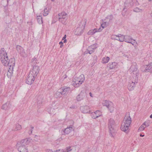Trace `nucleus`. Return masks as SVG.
I'll use <instances>...</instances> for the list:
<instances>
[{
	"label": "nucleus",
	"instance_id": "f257e3e1",
	"mask_svg": "<svg viewBox=\"0 0 152 152\" xmlns=\"http://www.w3.org/2000/svg\"><path fill=\"white\" fill-rule=\"evenodd\" d=\"M30 141L27 139L22 140L17 142L16 147L20 152H28L26 146L29 143Z\"/></svg>",
	"mask_w": 152,
	"mask_h": 152
},
{
	"label": "nucleus",
	"instance_id": "f03ea898",
	"mask_svg": "<svg viewBox=\"0 0 152 152\" xmlns=\"http://www.w3.org/2000/svg\"><path fill=\"white\" fill-rule=\"evenodd\" d=\"M131 122V119L130 116H126L121 124V130L124 132L126 131L128 129Z\"/></svg>",
	"mask_w": 152,
	"mask_h": 152
},
{
	"label": "nucleus",
	"instance_id": "7ed1b4c3",
	"mask_svg": "<svg viewBox=\"0 0 152 152\" xmlns=\"http://www.w3.org/2000/svg\"><path fill=\"white\" fill-rule=\"evenodd\" d=\"M85 80L84 76L81 74L78 77H75L72 82V85L75 87H77L80 86Z\"/></svg>",
	"mask_w": 152,
	"mask_h": 152
},
{
	"label": "nucleus",
	"instance_id": "20e7f679",
	"mask_svg": "<svg viewBox=\"0 0 152 152\" xmlns=\"http://www.w3.org/2000/svg\"><path fill=\"white\" fill-rule=\"evenodd\" d=\"M129 71L131 74H133V77L134 78L138 76L139 73L137 67V64L135 62H133L132 64L131 67L129 69Z\"/></svg>",
	"mask_w": 152,
	"mask_h": 152
},
{
	"label": "nucleus",
	"instance_id": "39448f33",
	"mask_svg": "<svg viewBox=\"0 0 152 152\" xmlns=\"http://www.w3.org/2000/svg\"><path fill=\"white\" fill-rule=\"evenodd\" d=\"M108 125L110 133L111 134L112 136H113L114 133L115 132L116 130L115 129V123L112 118H110L109 120Z\"/></svg>",
	"mask_w": 152,
	"mask_h": 152
},
{
	"label": "nucleus",
	"instance_id": "423d86ee",
	"mask_svg": "<svg viewBox=\"0 0 152 152\" xmlns=\"http://www.w3.org/2000/svg\"><path fill=\"white\" fill-rule=\"evenodd\" d=\"M102 104L104 106L107 107L111 113L114 110L113 104L111 102L107 100H104L103 101Z\"/></svg>",
	"mask_w": 152,
	"mask_h": 152
},
{
	"label": "nucleus",
	"instance_id": "0eeeda50",
	"mask_svg": "<svg viewBox=\"0 0 152 152\" xmlns=\"http://www.w3.org/2000/svg\"><path fill=\"white\" fill-rule=\"evenodd\" d=\"M1 61L2 64L4 66H7L9 64L8 62L9 60L7 56V53L5 52L4 54L1 55Z\"/></svg>",
	"mask_w": 152,
	"mask_h": 152
},
{
	"label": "nucleus",
	"instance_id": "6e6552de",
	"mask_svg": "<svg viewBox=\"0 0 152 152\" xmlns=\"http://www.w3.org/2000/svg\"><path fill=\"white\" fill-rule=\"evenodd\" d=\"M15 59L14 58H11L9 60L8 62V65L9 66V69L8 72L10 73H12L13 71V69L15 66Z\"/></svg>",
	"mask_w": 152,
	"mask_h": 152
},
{
	"label": "nucleus",
	"instance_id": "1a4fd4ad",
	"mask_svg": "<svg viewBox=\"0 0 152 152\" xmlns=\"http://www.w3.org/2000/svg\"><path fill=\"white\" fill-rule=\"evenodd\" d=\"M96 44H94L88 47L87 49L84 52V54L89 53L91 54L97 48Z\"/></svg>",
	"mask_w": 152,
	"mask_h": 152
},
{
	"label": "nucleus",
	"instance_id": "9d476101",
	"mask_svg": "<svg viewBox=\"0 0 152 152\" xmlns=\"http://www.w3.org/2000/svg\"><path fill=\"white\" fill-rule=\"evenodd\" d=\"M138 81V77H136L134 81H131L129 84L128 88L129 91L133 90L135 87V85L137 83Z\"/></svg>",
	"mask_w": 152,
	"mask_h": 152
},
{
	"label": "nucleus",
	"instance_id": "9b49d317",
	"mask_svg": "<svg viewBox=\"0 0 152 152\" xmlns=\"http://www.w3.org/2000/svg\"><path fill=\"white\" fill-rule=\"evenodd\" d=\"M35 77H36L34 76L32 74L29 73L27 77L26 83L28 85H31L33 83Z\"/></svg>",
	"mask_w": 152,
	"mask_h": 152
},
{
	"label": "nucleus",
	"instance_id": "f8f14e48",
	"mask_svg": "<svg viewBox=\"0 0 152 152\" xmlns=\"http://www.w3.org/2000/svg\"><path fill=\"white\" fill-rule=\"evenodd\" d=\"M141 70L143 72H151L152 70V64H149L142 66Z\"/></svg>",
	"mask_w": 152,
	"mask_h": 152
},
{
	"label": "nucleus",
	"instance_id": "ddd939ff",
	"mask_svg": "<svg viewBox=\"0 0 152 152\" xmlns=\"http://www.w3.org/2000/svg\"><path fill=\"white\" fill-rule=\"evenodd\" d=\"M39 66L34 65L33 66L32 69L29 72V73L32 74L33 75L36 77L39 73Z\"/></svg>",
	"mask_w": 152,
	"mask_h": 152
},
{
	"label": "nucleus",
	"instance_id": "4468645a",
	"mask_svg": "<svg viewBox=\"0 0 152 152\" xmlns=\"http://www.w3.org/2000/svg\"><path fill=\"white\" fill-rule=\"evenodd\" d=\"M17 50L20 55L23 57L26 56V53L23 48L20 46L17 45L16 47Z\"/></svg>",
	"mask_w": 152,
	"mask_h": 152
},
{
	"label": "nucleus",
	"instance_id": "2eb2a0df",
	"mask_svg": "<svg viewBox=\"0 0 152 152\" xmlns=\"http://www.w3.org/2000/svg\"><path fill=\"white\" fill-rule=\"evenodd\" d=\"M84 26H82L81 27H77L75 31V34L76 35H80L83 32V29H84Z\"/></svg>",
	"mask_w": 152,
	"mask_h": 152
},
{
	"label": "nucleus",
	"instance_id": "dca6fc26",
	"mask_svg": "<svg viewBox=\"0 0 152 152\" xmlns=\"http://www.w3.org/2000/svg\"><path fill=\"white\" fill-rule=\"evenodd\" d=\"M86 95V93L82 91L77 96V100L78 101H80L83 100L85 97Z\"/></svg>",
	"mask_w": 152,
	"mask_h": 152
},
{
	"label": "nucleus",
	"instance_id": "f3484780",
	"mask_svg": "<svg viewBox=\"0 0 152 152\" xmlns=\"http://www.w3.org/2000/svg\"><path fill=\"white\" fill-rule=\"evenodd\" d=\"M80 109L82 112L83 113H90V108L88 106H85L81 107Z\"/></svg>",
	"mask_w": 152,
	"mask_h": 152
},
{
	"label": "nucleus",
	"instance_id": "a211bd4d",
	"mask_svg": "<svg viewBox=\"0 0 152 152\" xmlns=\"http://www.w3.org/2000/svg\"><path fill=\"white\" fill-rule=\"evenodd\" d=\"M110 23L107 22V20H105V19L103 20H102V23L101 24V27L102 28V29H103L107 26L109 25Z\"/></svg>",
	"mask_w": 152,
	"mask_h": 152
},
{
	"label": "nucleus",
	"instance_id": "6ab92c4d",
	"mask_svg": "<svg viewBox=\"0 0 152 152\" xmlns=\"http://www.w3.org/2000/svg\"><path fill=\"white\" fill-rule=\"evenodd\" d=\"M102 30L101 28H100L99 29L97 30V29H94L90 30L88 32V34L89 35H93L96 32H99Z\"/></svg>",
	"mask_w": 152,
	"mask_h": 152
},
{
	"label": "nucleus",
	"instance_id": "aec40b11",
	"mask_svg": "<svg viewBox=\"0 0 152 152\" xmlns=\"http://www.w3.org/2000/svg\"><path fill=\"white\" fill-rule=\"evenodd\" d=\"M72 127V126L71 125L69 127H67L65 129L63 132L65 134H69L71 132L74 130V129Z\"/></svg>",
	"mask_w": 152,
	"mask_h": 152
},
{
	"label": "nucleus",
	"instance_id": "412c9836",
	"mask_svg": "<svg viewBox=\"0 0 152 152\" xmlns=\"http://www.w3.org/2000/svg\"><path fill=\"white\" fill-rule=\"evenodd\" d=\"M10 103L7 102L2 105V108L4 110H8L10 108Z\"/></svg>",
	"mask_w": 152,
	"mask_h": 152
},
{
	"label": "nucleus",
	"instance_id": "4be33fe9",
	"mask_svg": "<svg viewBox=\"0 0 152 152\" xmlns=\"http://www.w3.org/2000/svg\"><path fill=\"white\" fill-rule=\"evenodd\" d=\"M93 115H94L95 116H92V118H93L95 119L96 118L99 117L102 115V113L99 110H97L94 112L93 114Z\"/></svg>",
	"mask_w": 152,
	"mask_h": 152
},
{
	"label": "nucleus",
	"instance_id": "5701e85b",
	"mask_svg": "<svg viewBox=\"0 0 152 152\" xmlns=\"http://www.w3.org/2000/svg\"><path fill=\"white\" fill-rule=\"evenodd\" d=\"M67 14L64 12H62L61 13H59L58 14V20L61 19L63 18H67Z\"/></svg>",
	"mask_w": 152,
	"mask_h": 152
},
{
	"label": "nucleus",
	"instance_id": "b1692460",
	"mask_svg": "<svg viewBox=\"0 0 152 152\" xmlns=\"http://www.w3.org/2000/svg\"><path fill=\"white\" fill-rule=\"evenodd\" d=\"M61 89L62 90V91L61 92V93L62 95L67 94L70 91V88L69 87L62 88Z\"/></svg>",
	"mask_w": 152,
	"mask_h": 152
},
{
	"label": "nucleus",
	"instance_id": "393cba45",
	"mask_svg": "<svg viewBox=\"0 0 152 152\" xmlns=\"http://www.w3.org/2000/svg\"><path fill=\"white\" fill-rule=\"evenodd\" d=\"M124 41L127 42H129V41H131L132 39L131 37L129 36H124Z\"/></svg>",
	"mask_w": 152,
	"mask_h": 152
},
{
	"label": "nucleus",
	"instance_id": "a878e982",
	"mask_svg": "<svg viewBox=\"0 0 152 152\" xmlns=\"http://www.w3.org/2000/svg\"><path fill=\"white\" fill-rule=\"evenodd\" d=\"M117 64V63L115 62H112L111 63L108 64L109 66L110 69H112L115 68Z\"/></svg>",
	"mask_w": 152,
	"mask_h": 152
},
{
	"label": "nucleus",
	"instance_id": "bb28decb",
	"mask_svg": "<svg viewBox=\"0 0 152 152\" xmlns=\"http://www.w3.org/2000/svg\"><path fill=\"white\" fill-rule=\"evenodd\" d=\"M113 16L111 15H110L107 16L105 18V20H107V22H108V23H110L111 22V21L113 19Z\"/></svg>",
	"mask_w": 152,
	"mask_h": 152
},
{
	"label": "nucleus",
	"instance_id": "cd10ccee",
	"mask_svg": "<svg viewBox=\"0 0 152 152\" xmlns=\"http://www.w3.org/2000/svg\"><path fill=\"white\" fill-rule=\"evenodd\" d=\"M119 41L121 42H123L124 41V36L121 34L118 35Z\"/></svg>",
	"mask_w": 152,
	"mask_h": 152
},
{
	"label": "nucleus",
	"instance_id": "c85d7f7f",
	"mask_svg": "<svg viewBox=\"0 0 152 152\" xmlns=\"http://www.w3.org/2000/svg\"><path fill=\"white\" fill-rule=\"evenodd\" d=\"M61 92L60 91H57L54 94V97L56 98L60 97L61 96Z\"/></svg>",
	"mask_w": 152,
	"mask_h": 152
},
{
	"label": "nucleus",
	"instance_id": "c756f323",
	"mask_svg": "<svg viewBox=\"0 0 152 152\" xmlns=\"http://www.w3.org/2000/svg\"><path fill=\"white\" fill-rule=\"evenodd\" d=\"M110 59V58L108 57H104L103 58L102 62L103 63L105 64L108 62Z\"/></svg>",
	"mask_w": 152,
	"mask_h": 152
},
{
	"label": "nucleus",
	"instance_id": "7c9ffc66",
	"mask_svg": "<svg viewBox=\"0 0 152 152\" xmlns=\"http://www.w3.org/2000/svg\"><path fill=\"white\" fill-rule=\"evenodd\" d=\"M22 129L21 126L18 124L16 125V127L14 129V131L20 130Z\"/></svg>",
	"mask_w": 152,
	"mask_h": 152
},
{
	"label": "nucleus",
	"instance_id": "2f4dec72",
	"mask_svg": "<svg viewBox=\"0 0 152 152\" xmlns=\"http://www.w3.org/2000/svg\"><path fill=\"white\" fill-rule=\"evenodd\" d=\"M49 10L47 9V8H45L44 10V12L43 13V15L44 16H46L49 13Z\"/></svg>",
	"mask_w": 152,
	"mask_h": 152
},
{
	"label": "nucleus",
	"instance_id": "473e14b6",
	"mask_svg": "<svg viewBox=\"0 0 152 152\" xmlns=\"http://www.w3.org/2000/svg\"><path fill=\"white\" fill-rule=\"evenodd\" d=\"M37 20L38 23L41 24L42 23V18L41 16H37Z\"/></svg>",
	"mask_w": 152,
	"mask_h": 152
},
{
	"label": "nucleus",
	"instance_id": "72a5a7b5",
	"mask_svg": "<svg viewBox=\"0 0 152 152\" xmlns=\"http://www.w3.org/2000/svg\"><path fill=\"white\" fill-rule=\"evenodd\" d=\"M59 21L61 22L62 23L64 24H66V21L67 20V18H63L62 19L58 20Z\"/></svg>",
	"mask_w": 152,
	"mask_h": 152
},
{
	"label": "nucleus",
	"instance_id": "f704fd0d",
	"mask_svg": "<svg viewBox=\"0 0 152 152\" xmlns=\"http://www.w3.org/2000/svg\"><path fill=\"white\" fill-rule=\"evenodd\" d=\"M127 4H129L130 5H133V0H126V5H127Z\"/></svg>",
	"mask_w": 152,
	"mask_h": 152
},
{
	"label": "nucleus",
	"instance_id": "c9c22d12",
	"mask_svg": "<svg viewBox=\"0 0 152 152\" xmlns=\"http://www.w3.org/2000/svg\"><path fill=\"white\" fill-rule=\"evenodd\" d=\"M145 127L143 124H142L139 128L138 131L140 132L142 131L145 129Z\"/></svg>",
	"mask_w": 152,
	"mask_h": 152
},
{
	"label": "nucleus",
	"instance_id": "e433bc0d",
	"mask_svg": "<svg viewBox=\"0 0 152 152\" xmlns=\"http://www.w3.org/2000/svg\"><path fill=\"white\" fill-rule=\"evenodd\" d=\"M134 11L136 12H141L142 11V10L138 8L137 7L134 9Z\"/></svg>",
	"mask_w": 152,
	"mask_h": 152
},
{
	"label": "nucleus",
	"instance_id": "4c0bfd02",
	"mask_svg": "<svg viewBox=\"0 0 152 152\" xmlns=\"http://www.w3.org/2000/svg\"><path fill=\"white\" fill-rule=\"evenodd\" d=\"M72 150V149H71V147H69L68 148H67L66 149L65 151H62V150H61V152H70V151Z\"/></svg>",
	"mask_w": 152,
	"mask_h": 152
},
{
	"label": "nucleus",
	"instance_id": "58836bf2",
	"mask_svg": "<svg viewBox=\"0 0 152 152\" xmlns=\"http://www.w3.org/2000/svg\"><path fill=\"white\" fill-rule=\"evenodd\" d=\"M42 99L41 98H39L37 99V103L38 104H41L42 102Z\"/></svg>",
	"mask_w": 152,
	"mask_h": 152
},
{
	"label": "nucleus",
	"instance_id": "ea45409f",
	"mask_svg": "<svg viewBox=\"0 0 152 152\" xmlns=\"http://www.w3.org/2000/svg\"><path fill=\"white\" fill-rule=\"evenodd\" d=\"M31 130L28 132V133L29 134H31L32 133V132L34 129V127L32 126H31Z\"/></svg>",
	"mask_w": 152,
	"mask_h": 152
},
{
	"label": "nucleus",
	"instance_id": "a19ab883",
	"mask_svg": "<svg viewBox=\"0 0 152 152\" xmlns=\"http://www.w3.org/2000/svg\"><path fill=\"white\" fill-rule=\"evenodd\" d=\"M0 52H1V53L2 54V55H3L4 54V53L5 52H6L4 50V49L3 48H1V50Z\"/></svg>",
	"mask_w": 152,
	"mask_h": 152
},
{
	"label": "nucleus",
	"instance_id": "79ce46f5",
	"mask_svg": "<svg viewBox=\"0 0 152 152\" xmlns=\"http://www.w3.org/2000/svg\"><path fill=\"white\" fill-rule=\"evenodd\" d=\"M145 127H148L149 126V124L148 122H144L143 124Z\"/></svg>",
	"mask_w": 152,
	"mask_h": 152
},
{
	"label": "nucleus",
	"instance_id": "37998d69",
	"mask_svg": "<svg viewBox=\"0 0 152 152\" xmlns=\"http://www.w3.org/2000/svg\"><path fill=\"white\" fill-rule=\"evenodd\" d=\"M37 61V60L36 59V58H35V57H34L32 59L31 61V62H32L34 63V61Z\"/></svg>",
	"mask_w": 152,
	"mask_h": 152
},
{
	"label": "nucleus",
	"instance_id": "c03bdc74",
	"mask_svg": "<svg viewBox=\"0 0 152 152\" xmlns=\"http://www.w3.org/2000/svg\"><path fill=\"white\" fill-rule=\"evenodd\" d=\"M129 4H127V5H127L126 6V2H125L124 4V6L125 7H130L132 6V5H130Z\"/></svg>",
	"mask_w": 152,
	"mask_h": 152
},
{
	"label": "nucleus",
	"instance_id": "a18cd8bd",
	"mask_svg": "<svg viewBox=\"0 0 152 152\" xmlns=\"http://www.w3.org/2000/svg\"><path fill=\"white\" fill-rule=\"evenodd\" d=\"M135 40H133V41L131 42L130 41H129V43H131L133 45H134V43H135Z\"/></svg>",
	"mask_w": 152,
	"mask_h": 152
},
{
	"label": "nucleus",
	"instance_id": "49530a36",
	"mask_svg": "<svg viewBox=\"0 0 152 152\" xmlns=\"http://www.w3.org/2000/svg\"><path fill=\"white\" fill-rule=\"evenodd\" d=\"M46 152H53V151L51 149H48L46 150Z\"/></svg>",
	"mask_w": 152,
	"mask_h": 152
},
{
	"label": "nucleus",
	"instance_id": "de8ad7c7",
	"mask_svg": "<svg viewBox=\"0 0 152 152\" xmlns=\"http://www.w3.org/2000/svg\"><path fill=\"white\" fill-rule=\"evenodd\" d=\"M136 1V2L135 3V4L136 5V6L138 5L139 4L138 3L137 0H134V1Z\"/></svg>",
	"mask_w": 152,
	"mask_h": 152
},
{
	"label": "nucleus",
	"instance_id": "09e8293b",
	"mask_svg": "<svg viewBox=\"0 0 152 152\" xmlns=\"http://www.w3.org/2000/svg\"><path fill=\"white\" fill-rule=\"evenodd\" d=\"M66 35H65L62 38V40L66 39Z\"/></svg>",
	"mask_w": 152,
	"mask_h": 152
},
{
	"label": "nucleus",
	"instance_id": "8fccbe9b",
	"mask_svg": "<svg viewBox=\"0 0 152 152\" xmlns=\"http://www.w3.org/2000/svg\"><path fill=\"white\" fill-rule=\"evenodd\" d=\"M60 150H56V151H53V152H60Z\"/></svg>",
	"mask_w": 152,
	"mask_h": 152
},
{
	"label": "nucleus",
	"instance_id": "3c124183",
	"mask_svg": "<svg viewBox=\"0 0 152 152\" xmlns=\"http://www.w3.org/2000/svg\"><path fill=\"white\" fill-rule=\"evenodd\" d=\"M59 44L60 45H63V42H62V41H61L59 42Z\"/></svg>",
	"mask_w": 152,
	"mask_h": 152
},
{
	"label": "nucleus",
	"instance_id": "603ef678",
	"mask_svg": "<svg viewBox=\"0 0 152 152\" xmlns=\"http://www.w3.org/2000/svg\"><path fill=\"white\" fill-rule=\"evenodd\" d=\"M34 64L35 63H36V64H37L39 63V62H38V60H37V61H34Z\"/></svg>",
	"mask_w": 152,
	"mask_h": 152
},
{
	"label": "nucleus",
	"instance_id": "864d4df0",
	"mask_svg": "<svg viewBox=\"0 0 152 152\" xmlns=\"http://www.w3.org/2000/svg\"><path fill=\"white\" fill-rule=\"evenodd\" d=\"M89 95H90V96L91 97H93V96H92V94L90 92V93H89Z\"/></svg>",
	"mask_w": 152,
	"mask_h": 152
},
{
	"label": "nucleus",
	"instance_id": "5fc2aeb1",
	"mask_svg": "<svg viewBox=\"0 0 152 152\" xmlns=\"http://www.w3.org/2000/svg\"><path fill=\"white\" fill-rule=\"evenodd\" d=\"M140 137H143L144 136V135H142V134H140Z\"/></svg>",
	"mask_w": 152,
	"mask_h": 152
},
{
	"label": "nucleus",
	"instance_id": "6e6d98bb",
	"mask_svg": "<svg viewBox=\"0 0 152 152\" xmlns=\"http://www.w3.org/2000/svg\"><path fill=\"white\" fill-rule=\"evenodd\" d=\"M64 42L65 43L66 42V39H64Z\"/></svg>",
	"mask_w": 152,
	"mask_h": 152
},
{
	"label": "nucleus",
	"instance_id": "4d7b16f0",
	"mask_svg": "<svg viewBox=\"0 0 152 152\" xmlns=\"http://www.w3.org/2000/svg\"><path fill=\"white\" fill-rule=\"evenodd\" d=\"M93 113H92L91 115V116H95V115H93L92 114H93Z\"/></svg>",
	"mask_w": 152,
	"mask_h": 152
},
{
	"label": "nucleus",
	"instance_id": "13d9d810",
	"mask_svg": "<svg viewBox=\"0 0 152 152\" xmlns=\"http://www.w3.org/2000/svg\"><path fill=\"white\" fill-rule=\"evenodd\" d=\"M115 36L117 37H118V35H113V36Z\"/></svg>",
	"mask_w": 152,
	"mask_h": 152
},
{
	"label": "nucleus",
	"instance_id": "bf43d9fd",
	"mask_svg": "<svg viewBox=\"0 0 152 152\" xmlns=\"http://www.w3.org/2000/svg\"><path fill=\"white\" fill-rule=\"evenodd\" d=\"M63 44L61 45L60 46V48H61L63 47Z\"/></svg>",
	"mask_w": 152,
	"mask_h": 152
},
{
	"label": "nucleus",
	"instance_id": "052dcab7",
	"mask_svg": "<svg viewBox=\"0 0 152 152\" xmlns=\"http://www.w3.org/2000/svg\"><path fill=\"white\" fill-rule=\"evenodd\" d=\"M150 117L151 118H152V114L151 115H150Z\"/></svg>",
	"mask_w": 152,
	"mask_h": 152
},
{
	"label": "nucleus",
	"instance_id": "680f3d73",
	"mask_svg": "<svg viewBox=\"0 0 152 152\" xmlns=\"http://www.w3.org/2000/svg\"><path fill=\"white\" fill-rule=\"evenodd\" d=\"M150 15L151 17L152 18V12L150 14Z\"/></svg>",
	"mask_w": 152,
	"mask_h": 152
},
{
	"label": "nucleus",
	"instance_id": "e2e57ef3",
	"mask_svg": "<svg viewBox=\"0 0 152 152\" xmlns=\"http://www.w3.org/2000/svg\"><path fill=\"white\" fill-rule=\"evenodd\" d=\"M149 1H152V0H148Z\"/></svg>",
	"mask_w": 152,
	"mask_h": 152
},
{
	"label": "nucleus",
	"instance_id": "0e129e2a",
	"mask_svg": "<svg viewBox=\"0 0 152 152\" xmlns=\"http://www.w3.org/2000/svg\"><path fill=\"white\" fill-rule=\"evenodd\" d=\"M116 40H119V39L118 38V39H116Z\"/></svg>",
	"mask_w": 152,
	"mask_h": 152
},
{
	"label": "nucleus",
	"instance_id": "69168bd1",
	"mask_svg": "<svg viewBox=\"0 0 152 152\" xmlns=\"http://www.w3.org/2000/svg\"><path fill=\"white\" fill-rule=\"evenodd\" d=\"M52 1H54L55 0H51Z\"/></svg>",
	"mask_w": 152,
	"mask_h": 152
},
{
	"label": "nucleus",
	"instance_id": "338daca9",
	"mask_svg": "<svg viewBox=\"0 0 152 152\" xmlns=\"http://www.w3.org/2000/svg\"><path fill=\"white\" fill-rule=\"evenodd\" d=\"M86 152H89V151H86Z\"/></svg>",
	"mask_w": 152,
	"mask_h": 152
},
{
	"label": "nucleus",
	"instance_id": "774afa93",
	"mask_svg": "<svg viewBox=\"0 0 152 152\" xmlns=\"http://www.w3.org/2000/svg\"><path fill=\"white\" fill-rule=\"evenodd\" d=\"M0 152H4L2 151H1Z\"/></svg>",
	"mask_w": 152,
	"mask_h": 152
}]
</instances>
